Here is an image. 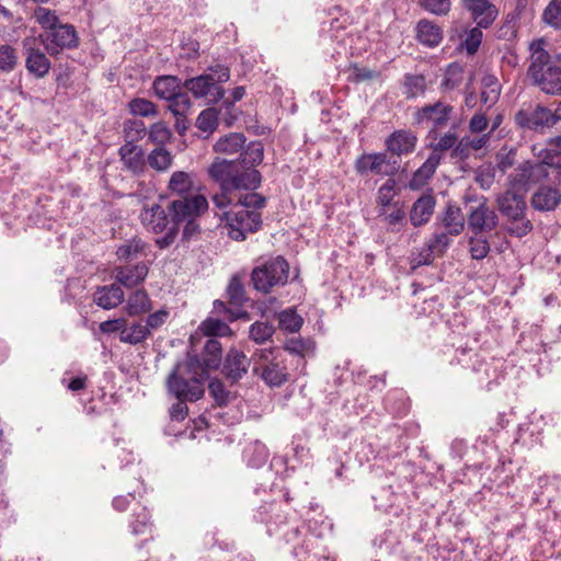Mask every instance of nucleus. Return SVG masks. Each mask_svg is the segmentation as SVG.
<instances>
[{
    "mask_svg": "<svg viewBox=\"0 0 561 561\" xmlns=\"http://www.w3.org/2000/svg\"><path fill=\"white\" fill-rule=\"evenodd\" d=\"M32 18L43 31L38 38L49 56L54 57L64 50L79 46L76 27L69 23H62L56 10L38 5L34 9Z\"/></svg>",
    "mask_w": 561,
    "mask_h": 561,
    "instance_id": "f257e3e1",
    "label": "nucleus"
},
{
    "mask_svg": "<svg viewBox=\"0 0 561 561\" xmlns=\"http://www.w3.org/2000/svg\"><path fill=\"white\" fill-rule=\"evenodd\" d=\"M265 197L257 193H247L238 197L230 210L224 214L228 236L236 241H243L248 233L259 230L262 225L259 209L265 206Z\"/></svg>",
    "mask_w": 561,
    "mask_h": 561,
    "instance_id": "f03ea898",
    "label": "nucleus"
},
{
    "mask_svg": "<svg viewBox=\"0 0 561 561\" xmlns=\"http://www.w3.org/2000/svg\"><path fill=\"white\" fill-rule=\"evenodd\" d=\"M206 378L207 373L197 355L188 354L175 365L167 379V387L179 400L197 401L204 394Z\"/></svg>",
    "mask_w": 561,
    "mask_h": 561,
    "instance_id": "7ed1b4c3",
    "label": "nucleus"
},
{
    "mask_svg": "<svg viewBox=\"0 0 561 561\" xmlns=\"http://www.w3.org/2000/svg\"><path fill=\"white\" fill-rule=\"evenodd\" d=\"M527 78L546 94L561 95V66L549 65L550 55L542 38L529 45Z\"/></svg>",
    "mask_w": 561,
    "mask_h": 561,
    "instance_id": "20e7f679",
    "label": "nucleus"
},
{
    "mask_svg": "<svg viewBox=\"0 0 561 561\" xmlns=\"http://www.w3.org/2000/svg\"><path fill=\"white\" fill-rule=\"evenodd\" d=\"M530 150L536 162H524L529 186L543 180L561 184V151L549 148L546 141L534 144Z\"/></svg>",
    "mask_w": 561,
    "mask_h": 561,
    "instance_id": "39448f33",
    "label": "nucleus"
},
{
    "mask_svg": "<svg viewBox=\"0 0 561 561\" xmlns=\"http://www.w3.org/2000/svg\"><path fill=\"white\" fill-rule=\"evenodd\" d=\"M530 150L536 162H524L529 186L543 180L561 184V151L549 148L546 141L534 144Z\"/></svg>",
    "mask_w": 561,
    "mask_h": 561,
    "instance_id": "423d86ee",
    "label": "nucleus"
},
{
    "mask_svg": "<svg viewBox=\"0 0 561 561\" xmlns=\"http://www.w3.org/2000/svg\"><path fill=\"white\" fill-rule=\"evenodd\" d=\"M208 208V202L202 194H193L188 196L178 197L172 201L169 210L172 217V226L167 230V233L156 240L160 249L170 247L176 239L179 233V225L183 220L199 217Z\"/></svg>",
    "mask_w": 561,
    "mask_h": 561,
    "instance_id": "0eeeda50",
    "label": "nucleus"
},
{
    "mask_svg": "<svg viewBox=\"0 0 561 561\" xmlns=\"http://www.w3.org/2000/svg\"><path fill=\"white\" fill-rule=\"evenodd\" d=\"M214 73L201 75L185 80L184 88L193 93L196 99L205 98L211 103H216L225 96V89L220 85L230 78V71L227 67L216 66L210 68Z\"/></svg>",
    "mask_w": 561,
    "mask_h": 561,
    "instance_id": "6e6552de",
    "label": "nucleus"
},
{
    "mask_svg": "<svg viewBox=\"0 0 561 561\" xmlns=\"http://www.w3.org/2000/svg\"><path fill=\"white\" fill-rule=\"evenodd\" d=\"M253 373L270 387H279L288 380L287 368L273 348L256 350L252 356Z\"/></svg>",
    "mask_w": 561,
    "mask_h": 561,
    "instance_id": "1a4fd4ad",
    "label": "nucleus"
},
{
    "mask_svg": "<svg viewBox=\"0 0 561 561\" xmlns=\"http://www.w3.org/2000/svg\"><path fill=\"white\" fill-rule=\"evenodd\" d=\"M288 275V262L282 256H276L254 267L251 273V280L257 291L267 294L274 287L285 285Z\"/></svg>",
    "mask_w": 561,
    "mask_h": 561,
    "instance_id": "9d476101",
    "label": "nucleus"
},
{
    "mask_svg": "<svg viewBox=\"0 0 561 561\" xmlns=\"http://www.w3.org/2000/svg\"><path fill=\"white\" fill-rule=\"evenodd\" d=\"M231 185L226 194H216L213 202L218 208H225L228 204H233L238 197L245 195L250 190H255L261 183V174L254 168L244 167L239 162Z\"/></svg>",
    "mask_w": 561,
    "mask_h": 561,
    "instance_id": "9b49d317",
    "label": "nucleus"
},
{
    "mask_svg": "<svg viewBox=\"0 0 561 561\" xmlns=\"http://www.w3.org/2000/svg\"><path fill=\"white\" fill-rule=\"evenodd\" d=\"M453 112L451 105L438 101L417 108L413 114V121L414 124L434 131L447 126Z\"/></svg>",
    "mask_w": 561,
    "mask_h": 561,
    "instance_id": "f8f14e48",
    "label": "nucleus"
},
{
    "mask_svg": "<svg viewBox=\"0 0 561 561\" xmlns=\"http://www.w3.org/2000/svg\"><path fill=\"white\" fill-rule=\"evenodd\" d=\"M559 118H561V103L554 113L537 105L535 108L520 110L515 115V122L519 127L536 131L553 126Z\"/></svg>",
    "mask_w": 561,
    "mask_h": 561,
    "instance_id": "ddd939ff",
    "label": "nucleus"
},
{
    "mask_svg": "<svg viewBox=\"0 0 561 561\" xmlns=\"http://www.w3.org/2000/svg\"><path fill=\"white\" fill-rule=\"evenodd\" d=\"M22 47L26 70L37 79L46 77L49 73L51 64L47 55L36 46V38L25 37L22 41Z\"/></svg>",
    "mask_w": 561,
    "mask_h": 561,
    "instance_id": "4468645a",
    "label": "nucleus"
},
{
    "mask_svg": "<svg viewBox=\"0 0 561 561\" xmlns=\"http://www.w3.org/2000/svg\"><path fill=\"white\" fill-rule=\"evenodd\" d=\"M499 217L494 209L488 206L486 198L482 197L479 205L471 207L468 214V228L478 236L496 228Z\"/></svg>",
    "mask_w": 561,
    "mask_h": 561,
    "instance_id": "2eb2a0df",
    "label": "nucleus"
},
{
    "mask_svg": "<svg viewBox=\"0 0 561 561\" xmlns=\"http://www.w3.org/2000/svg\"><path fill=\"white\" fill-rule=\"evenodd\" d=\"M462 4L479 27L488 28L499 14L491 0H462Z\"/></svg>",
    "mask_w": 561,
    "mask_h": 561,
    "instance_id": "dca6fc26",
    "label": "nucleus"
},
{
    "mask_svg": "<svg viewBox=\"0 0 561 561\" xmlns=\"http://www.w3.org/2000/svg\"><path fill=\"white\" fill-rule=\"evenodd\" d=\"M230 335H232V330L226 322L215 318H207L201 322L195 333L191 335L190 341L195 352L197 343L204 336L207 339H216Z\"/></svg>",
    "mask_w": 561,
    "mask_h": 561,
    "instance_id": "f3484780",
    "label": "nucleus"
},
{
    "mask_svg": "<svg viewBox=\"0 0 561 561\" xmlns=\"http://www.w3.org/2000/svg\"><path fill=\"white\" fill-rule=\"evenodd\" d=\"M499 210L508 219H518L526 210L525 195L506 190L496 198Z\"/></svg>",
    "mask_w": 561,
    "mask_h": 561,
    "instance_id": "a211bd4d",
    "label": "nucleus"
},
{
    "mask_svg": "<svg viewBox=\"0 0 561 561\" xmlns=\"http://www.w3.org/2000/svg\"><path fill=\"white\" fill-rule=\"evenodd\" d=\"M119 157L126 170L134 174H141L146 169L145 153L141 147L126 142L119 148Z\"/></svg>",
    "mask_w": 561,
    "mask_h": 561,
    "instance_id": "6ab92c4d",
    "label": "nucleus"
},
{
    "mask_svg": "<svg viewBox=\"0 0 561 561\" xmlns=\"http://www.w3.org/2000/svg\"><path fill=\"white\" fill-rule=\"evenodd\" d=\"M148 271L147 264L140 262L135 265L116 267L114 271V277L118 284L127 288H131L146 279Z\"/></svg>",
    "mask_w": 561,
    "mask_h": 561,
    "instance_id": "aec40b11",
    "label": "nucleus"
},
{
    "mask_svg": "<svg viewBox=\"0 0 561 561\" xmlns=\"http://www.w3.org/2000/svg\"><path fill=\"white\" fill-rule=\"evenodd\" d=\"M239 162L240 161L221 160L217 158L208 168V173L211 179L220 184V194L227 193Z\"/></svg>",
    "mask_w": 561,
    "mask_h": 561,
    "instance_id": "412c9836",
    "label": "nucleus"
},
{
    "mask_svg": "<svg viewBox=\"0 0 561 561\" xmlns=\"http://www.w3.org/2000/svg\"><path fill=\"white\" fill-rule=\"evenodd\" d=\"M251 363V358L249 359L243 352L231 348L224 364L227 378L233 382L240 380L247 374Z\"/></svg>",
    "mask_w": 561,
    "mask_h": 561,
    "instance_id": "4be33fe9",
    "label": "nucleus"
},
{
    "mask_svg": "<svg viewBox=\"0 0 561 561\" xmlns=\"http://www.w3.org/2000/svg\"><path fill=\"white\" fill-rule=\"evenodd\" d=\"M416 140V136L410 130H396L386 139V147L392 154H408L415 149Z\"/></svg>",
    "mask_w": 561,
    "mask_h": 561,
    "instance_id": "5701e85b",
    "label": "nucleus"
},
{
    "mask_svg": "<svg viewBox=\"0 0 561 561\" xmlns=\"http://www.w3.org/2000/svg\"><path fill=\"white\" fill-rule=\"evenodd\" d=\"M356 170L359 173L370 171L376 174H390L394 167L389 164L386 153H369L357 159Z\"/></svg>",
    "mask_w": 561,
    "mask_h": 561,
    "instance_id": "b1692460",
    "label": "nucleus"
},
{
    "mask_svg": "<svg viewBox=\"0 0 561 561\" xmlns=\"http://www.w3.org/2000/svg\"><path fill=\"white\" fill-rule=\"evenodd\" d=\"M140 220L147 230L154 233L163 232L169 224L165 210L158 204L145 208L140 214Z\"/></svg>",
    "mask_w": 561,
    "mask_h": 561,
    "instance_id": "393cba45",
    "label": "nucleus"
},
{
    "mask_svg": "<svg viewBox=\"0 0 561 561\" xmlns=\"http://www.w3.org/2000/svg\"><path fill=\"white\" fill-rule=\"evenodd\" d=\"M561 202V194L552 186H540L531 196V206L539 211L553 210Z\"/></svg>",
    "mask_w": 561,
    "mask_h": 561,
    "instance_id": "a878e982",
    "label": "nucleus"
},
{
    "mask_svg": "<svg viewBox=\"0 0 561 561\" xmlns=\"http://www.w3.org/2000/svg\"><path fill=\"white\" fill-rule=\"evenodd\" d=\"M442 160L440 154L432 152L426 161L414 172L409 182L411 190H419L424 186L427 181L433 176Z\"/></svg>",
    "mask_w": 561,
    "mask_h": 561,
    "instance_id": "bb28decb",
    "label": "nucleus"
},
{
    "mask_svg": "<svg viewBox=\"0 0 561 561\" xmlns=\"http://www.w3.org/2000/svg\"><path fill=\"white\" fill-rule=\"evenodd\" d=\"M442 160L440 154L432 152L426 161L414 172L409 182L411 190H419L424 186L427 181L433 176Z\"/></svg>",
    "mask_w": 561,
    "mask_h": 561,
    "instance_id": "cd10ccee",
    "label": "nucleus"
},
{
    "mask_svg": "<svg viewBox=\"0 0 561 561\" xmlns=\"http://www.w3.org/2000/svg\"><path fill=\"white\" fill-rule=\"evenodd\" d=\"M168 190L171 196H188L196 194L193 181V174L184 171H175L172 173Z\"/></svg>",
    "mask_w": 561,
    "mask_h": 561,
    "instance_id": "c85d7f7f",
    "label": "nucleus"
},
{
    "mask_svg": "<svg viewBox=\"0 0 561 561\" xmlns=\"http://www.w3.org/2000/svg\"><path fill=\"white\" fill-rule=\"evenodd\" d=\"M94 301L103 309H113L124 301V293L116 284L99 287L94 293Z\"/></svg>",
    "mask_w": 561,
    "mask_h": 561,
    "instance_id": "c756f323",
    "label": "nucleus"
},
{
    "mask_svg": "<svg viewBox=\"0 0 561 561\" xmlns=\"http://www.w3.org/2000/svg\"><path fill=\"white\" fill-rule=\"evenodd\" d=\"M435 199L431 195L421 196L412 206L410 220L414 227L426 224L433 215Z\"/></svg>",
    "mask_w": 561,
    "mask_h": 561,
    "instance_id": "7c9ffc66",
    "label": "nucleus"
},
{
    "mask_svg": "<svg viewBox=\"0 0 561 561\" xmlns=\"http://www.w3.org/2000/svg\"><path fill=\"white\" fill-rule=\"evenodd\" d=\"M444 231L450 236H459L465 228V216L461 209L455 205H448L440 217Z\"/></svg>",
    "mask_w": 561,
    "mask_h": 561,
    "instance_id": "2f4dec72",
    "label": "nucleus"
},
{
    "mask_svg": "<svg viewBox=\"0 0 561 561\" xmlns=\"http://www.w3.org/2000/svg\"><path fill=\"white\" fill-rule=\"evenodd\" d=\"M222 359V346L217 339H207L203 345V362L207 373L209 369L219 367Z\"/></svg>",
    "mask_w": 561,
    "mask_h": 561,
    "instance_id": "473e14b6",
    "label": "nucleus"
},
{
    "mask_svg": "<svg viewBox=\"0 0 561 561\" xmlns=\"http://www.w3.org/2000/svg\"><path fill=\"white\" fill-rule=\"evenodd\" d=\"M416 30L417 39L430 47L437 46L443 39L442 28L427 20L420 21Z\"/></svg>",
    "mask_w": 561,
    "mask_h": 561,
    "instance_id": "72a5a7b5",
    "label": "nucleus"
},
{
    "mask_svg": "<svg viewBox=\"0 0 561 561\" xmlns=\"http://www.w3.org/2000/svg\"><path fill=\"white\" fill-rule=\"evenodd\" d=\"M428 137L431 139L430 148L438 154L448 150L453 151L458 140V135L454 129L443 134L438 133V130L430 131Z\"/></svg>",
    "mask_w": 561,
    "mask_h": 561,
    "instance_id": "f704fd0d",
    "label": "nucleus"
},
{
    "mask_svg": "<svg viewBox=\"0 0 561 561\" xmlns=\"http://www.w3.org/2000/svg\"><path fill=\"white\" fill-rule=\"evenodd\" d=\"M245 137L239 133H230L217 140L214 150L217 153L233 154L243 149Z\"/></svg>",
    "mask_w": 561,
    "mask_h": 561,
    "instance_id": "c9c22d12",
    "label": "nucleus"
},
{
    "mask_svg": "<svg viewBox=\"0 0 561 561\" xmlns=\"http://www.w3.org/2000/svg\"><path fill=\"white\" fill-rule=\"evenodd\" d=\"M153 90L157 96L168 101L181 90L179 79L173 76L159 77L153 82Z\"/></svg>",
    "mask_w": 561,
    "mask_h": 561,
    "instance_id": "e433bc0d",
    "label": "nucleus"
},
{
    "mask_svg": "<svg viewBox=\"0 0 561 561\" xmlns=\"http://www.w3.org/2000/svg\"><path fill=\"white\" fill-rule=\"evenodd\" d=\"M150 309L151 305L147 291L138 289L129 296L126 305V311L129 316L146 313Z\"/></svg>",
    "mask_w": 561,
    "mask_h": 561,
    "instance_id": "4c0bfd02",
    "label": "nucleus"
},
{
    "mask_svg": "<svg viewBox=\"0 0 561 561\" xmlns=\"http://www.w3.org/2000/svg\"><path fill=\"white\" fill-rule=\"evenodd\" d=\"M481 101L489 106L493 105L500 96L501 85L493 75H485L481 81Z\"/></svg>",
    "mask_w": 561,
    "mask_h": 561,
    "instance_id": "58836bf2",
    "label": "nucleus"
},
{
    "mask_svg": "<svg viewBox=\"0 0 561 561\" xmlns=\"http://www.w3.org/2000/svg\"><path fill=\"white\" fill-rule=\"evenodd\" d=\"M150 336V331L147 325L141 323H133L130 327H124L119 339L124 343L136 345L144 342Z\"/></svg>",
    "mask_w": 561,
    "mask_h": 561,
    "instance_id": "ea45409f",
    "label": "nucleus"
},
{
    "mask_svg": "<svg viewBox=\"0 0 561 561\" xmlns=\"http://www.w3.org/2000/svg\"><path fill=\"white\" fill-rule=\"evenodd\" d=\"M172 161L173 157L170 151L162 147H158L149 153L146 162H148V164L156 171L163 172L171 167Z\"/></svg>",
    "mask_w": 561,
    "mask_h": 561,
    "instance_id": "a19ab883",
    "label": "nucleus"
},
{
    "mask_svg": "<svg viewBox=\"0 0 561 561\" xmlns=\"http://www.w3.org/2000/svg\"><path fill=\"white\" fill-rule=\"evenodd\" d=\"M168 108L174 115V117H186L191 112L192 102L186 92L180 90L174 98L168 100Z\"/></svg>",
    "mask_w": 561,
    "mask_h": 561,
    "instance_id": "79ce46f5",
    "label": "nucleus"
},
{
    "mask_svg": "<svg viewBox=\"0 0 561 561\" xmlns=\"http://www.w3.org/2000/svg\"><path fill=\"white\" fill-rule=\"evenodd\" d=\"M279 328L287 332H298L304 324V319L295 309L288 308L278 314Z\"/></svg>",
    "mask_w": 561,
    "mask_h": 561,
    "instance_id": "37998d69",
    "label": "nucleus"
},
{
    "mask_svg": "<svg viewBox=\"0 0 561 561\" xmlns=\"http://www.w3.org/2000/svg\"><path fill=\"white\" fill-rule=\"evenodd\" d=\"M426 90V80L422 75H407L403 82V93L407 99L421 95Z\"/></svg>",
    "mask_w": 561,
    "mask_h": 561,
    "instance_id": "c03bdc74",
    "label": "nucleus"
},
{
    "mask_svg": "<svg viewBox=\"0 0 561 561\" xmlns=\"http://www.w3.org/2000/svg\"><path fill=\"white\" fill-rule=\"evenodd\" d=\"M240 163L244 167L254 168L263 161L264 150L263 145L259 141L251 142L244 151L240 154Z\"/></svg>",
    "mask_w": 561,
    "mask_h": 561,
    "instance_id": "a18cd8bd",
    "label": "nucleus"
},
{
    "mask_svg": "<svg viewBox=\"0 0 561 561\" xmlns=\"http://www.w3.org/2000/svg\"><path fill=\"white\" fill-rule=\"evenodd\" d=\"M541 20L545 24L561 30V0H551L543 9Z\"/></svg>",
    "mask_w": 561,
    "mask_h": 561,
    "instance_id": "49530a36",
    "label": "nucleus"
},
{
    "mask_svg": "<svg viewBox=\"0 0 561 561\" xmlns=\"http://www.w3.org/2000/svg\"><path fill=\"white\" fill-rule=\"evenodd\" d=\"M463 79L462 67L457 64H451L445 71L444 79L440 83V88L446 91H451L460 85Z\"/></svg>",
    "mask_w": 561,
    "mask_h": 561,
    "instance_id": "de8ad7c7",
    "label": "nucleus"
},
{
    "mask_svg": "<svg viewBox=\"0 0 561 561\" xmlns=\"http://www.w3.org/2000/svg\"><path fill=\"white\" fill-rule=\"evenodd\" d=\"M128 108L133 115L141 117H154L158 114L156 105L151 101L142 98L130 100Z\"/></svg>",
    "mask_w": 561,
    "mask_h": 561,
    "instance_id": "09e8293b",
    "label": "nucleus"
},
{
    "mask_svg": "<svg viewBox=\"0 0 561 561\" xmlns=\"http://www.w3.org/2000/svg\"><path fill=\"white\" fill-rule=\"evenodd\" d=\"M274 332V327L268 322L256 321L250 327L249 337L253 342L262 344L268 341L273 336Z\"/></svg>",
    "mask_w": 561,
    "mask_h": 561,
    "instance_id": "8fccbe9b",
    "label": "nucleus"
},
{
    "mask_svg": "<svg viewBox=\"0 0 561 561\" xmlns=\"http://www.w3.org/2000/svg\"><path fill=\"white\" fill-rule=\"evenodd\" d=\"M508 185L510 187L507 190H512L517 193L523 192L522 194L530 188L524 163H522L517 169L514 170V172L508 175Z\"/></svg>",
    "mask_w": 561,
    "mask_h": 561,
    "instance_id": "3c124183",
    "label": "nucleus"
},
{
    "mask_svg": "<svg viewBox=\"0 0 561 561\" xmlns=\"http://www.w3.org/2000/svg\"><path fill=\"white\" fill-rule=\"evenodd\" d=\"M469 252L473 260H483L490 252V244L483 234L469 238Z\"/></svg>",
    "mask_w": 561,
    "mask_h": 561,
    "instance_id": "603ef678",
    "label": "nucleus"
},
{
    "mask_svg": "<svg viewBox=\"0 0 561 561\" xmlns=\"http://www.w3.org/2000/svg\"><path fill=\"white\" fill-rule=\"evenodd\" d=\"M18 65L16 49L10 45L0 46V71L11 72Z\"/></svg>",
    "mask_w": 561,
    "mask_h": 561,
    "instance_id": "864d4df0",
    "label": "nucleus"
},
{
    "mask_svg": "<svg viewBox=\"0 0 561 561\" xmlns=\"http://www.w3.org/2000/svg\"><path fill=\"white\" fill-rule=\"evenodd\" d=\"M314 348V343L311 340H305L301 337H291L286 341L285 350L290 354L299 356H306L311 353Z\"/></svg>",
    "mask_w": 561,
    "mask_h": 561,
    "instance_id": "5fc2aeb1",
    "label": "nucleus"
},
{
    "mask_svg": "<svg viewBox=\"0 0 561 561\" xmlns=\"http://www.w3.org/2000/svg\"><path fill=\"white\" fill-rule=\"evenodd\" d=\"M217 111L214 107H209L201 112L196 121V126L202 131L211 133L217 127Z\"/></svg>",
    "mask_w": 561,
    "mask_h": 561,
    "instance_id": "6e6d98bb",
    "label": "nucleus"
},
{
    "mask_svg": "<svg viewBox=\"0 0 561 561\" xmlns=\"http://www.w3.org/2000/svg\"><path fill=\"white\" fill-rule=\"evenodd\" d=\"M145 248V244L139 239H131L127 241L126 243L122 244L117 251L116 254L121 260H129L137 257V255L142 252Z\"/></svg>",
    "mask_w": 561,
    "mask_h": 561,
    "instance_id": "4d7b16f0",
    "label": "nucleus"
},
{
    "mask_svg": "<svg viewBox=\"0 0 561 561\" xmlns=\"http://www.w3.org/2000/svg\"><path fill=\"white\" fill-rule=\"evenodd\" d=\"M230 304L240 306L245 300L243 286L238 277H232L227 287Z\"/></svg>",
    "mask_w": 561,
    "mask_h": 561,
    "instance_id": "13d9d810",
    "label": "nucleus"
},
{
    "mask_svg": "<svg viewBox=\"0 0 561 561\" xmlns=\"http://www.w3.org/2000/svg\"><path fill=\"white\" fill-rule=\"evenodd\" d=\"M171 130L163 122L154 123L149 130V138L159 145L165 144L171 138Z\"/></svg>",
    "mask_w": 561,
    "mask_h": 561,
    "instance_id": "bf43d9fd",
    "label": "nucleus"
},
{
    "mask_svg": "<svg viewBox=\"0 0 561 561\" xmlns=\"http://www.w3.org/2000/svg\"><path fill=\"white\" fill-rule=\"evenodd\" d=\"M450 234L446 231H437L427 245L436 253L443 254L444 251L449 247L451 239Z\"/></svg>",
    "mask_w": 561,
    "mask_h": 561,
    "instance_id": "052dcab7",
    "label": "nucleus"
},
{
    "mask_svg": "<svg viewBox=\"0 0 561 561\" xmlns=\"http://www.w3.org/2000/svg\"><path fill=\"white\" fill-rule=\"evenodd\" d=\"M421 5L436 15H446L450 11L449 0H420Z\"/></svg>",
    "mask_w": 561,
    "mask_h": 561,
    "instance_id": "680f3d73",
    "label": "nucleus"
},
{
    "mask_svg": "<svg viewBox=\"0 0 561 561\" xmlns=\"http://www.w3.org/2000/svg\"><path fill=\"white\" fill-rule=\"evenodd\" d=\"M396 181L388 179L378 191V204L382 207L389 206L394 196Z\"/></svg>",
    "mask_w": 561,
    "mask_h": 561,
    "instance_id": "e2e57ef3",
    "label": "nucleus"
},
{
    "mask_svg": "<svg viewBox=\"0 0 561 561\" xmlns=\"http://www.w3.org/2000/svg\"><path fill=\"white\" fill-rule=\"evenodd\" d=\"M480 28L481 27H479V26L471 28L468 32V34L465 38V42L462 44V46L465 47L467 53L470 55L474 54L481 44L483 34Z\"/></svg>",
    "mask_w": 561,
    "mask_h": 561,
    "instance_id": "0e129e2a",
    "label": "nucleus"
},
{
    "mask_svg": "<svg viewBox=\"0 0 561 561\" xmlns=\"http://www.w3.org/2000/svg\"><path fill=\"white\" fill-rule=\"evenodd\" d=\"M512 221L510 226V232L517 237H524L533 229V224L529 219L525 218V214L518 219H510Z\"/></svg>",
    "mask_w": 561,
    "mask_h": 561,
    "instance_id": "69168bd1",
    "label": "nucleus"
},
{
    "mask_svg": "<svg viewBox=\"0 0 561 561\" xmlns=\"http://www.w3.org/2000/svg\"><path fill=\"white\" fill-rule=\"evenodd\" d=\"M434 254H436L427 244L422 248L419 253H413L411 256V265L412 268H416L421 265H428L434 260Z\"/></svg>",
    "mask_w": 561,
    "mask_h": 561,
    "instance_id": "338daca9",
    "label": "nucleus"
},
{
    "mask_svg": "<svg viewBox=\"0 0 561 561\" xmlns=\"http://www.w3.org/2000/svg\"><path fill=\"white\" fill-rule=\"evenodd\" d=\"M209 392L215 398L218 404H224L228 400V392L220 380L214 379L209 382Z\"/></svg>",
    "mask_w": 561,
    "mask_h": 561,
    "instance_id": "774afa93",
    "label": "nucleus"
}]
</instances>
